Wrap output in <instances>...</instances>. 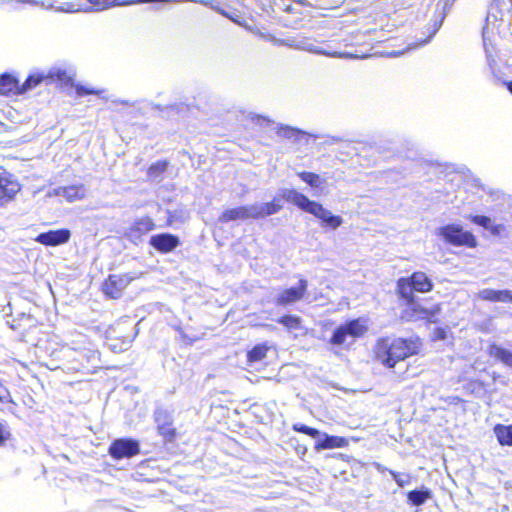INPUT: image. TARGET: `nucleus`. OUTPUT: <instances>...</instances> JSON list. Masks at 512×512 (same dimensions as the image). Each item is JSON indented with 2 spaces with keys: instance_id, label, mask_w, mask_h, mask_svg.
Returning a JSON list of instances; mask_svg holds the SVG:
<instances>
[{
  "instance_id": "45",
  "label": "nucleus",
  "mask_w": 512,
  "mask_h": 512,
  "mask_svg": "<svg viewBox=\"0 0 512 512\" xmlns=\"http://www.w3.org/2000/svg\"><path fill=\"white\" fill-rule=\"evenodd\" d=\"M10 437L8 428L0 423V445L3 444Z\"/></svg>"
},
{
  "instance_id": "41",
  "label": "nucleus",
  "mask_w": 512,
  "mask_h": 512,
  "mask_svg": "<svg viewBox=\"0 0 512 512\" xmlns=\"http://www.w3.org/2000/svg\"><path fill=\"white\" fill-rule=\"evenodd\" d=\"M391 474H392L394 480L396 481V483L400 487L407 485L410 481V477L408 475L395 473V472H392Z\"/></svg>"
},
{
  "instance_id": "25",
  "label": "nucleus",
  "mask_w": 512,
  "mask_h": 512,
  "mask_svg": "<svg viewBox=\"0 0 512 512\" xmlns=\"http://www.w3.org/2000/svg\"><path fill=\"white\" fill-rule=\"evenodd\" d=\"M509 293L510 290H494L486 288L480 290L477 294V297L484 301L507 303Z\"/></svg>"
},
{
  "instance_id": "44",
  "label": "nucleus",
  "mask_w": 512,
  "mask_h": 512,
  "mask_svg": "<svg viewBox=\"0 0 512 512\" xmlns=\"http://www.w3.org/2000/svg\"><path fill=\"white\" fill-rule=\"evenodd\" d=\"M0 402H12L9 391L0 384Z\"/></svg>"
},
{
  "instance_id": "48",
  "label": "nucleus",
  "mask_w": 512,
  "mask_h": 512,
  "mask_svg": "<svg viewBox=\"0 0 512 512\" xmlns=\"http://www.w3.org/2000/svg\"><path fill=\"white\" fill-rule=\"evenodd\" d=\"M365 32H368V33L375 32V29H369V30H366Z\"/></svg>"
},
{
  "instance_id": "1",
  "label": "nucleus",
  "mask_w": 512,
  "mask_h": 512,
  "mask_svg": "<svg viewBox=\"0 0 512 512\" xmlns=\"http://www.w3.org/2000/svg\"><path fill=\"white\" fill-rule=\"evenodd\" d=\"M261 35L264 41L275 46L345 58H366L376 54L395 57L428 44L432 38V34H429L424 38L414 40L411 34H401L385 41L387 43L386 50H376L371 43L366 41L367 34H345L344 38H339L342 34H328L327 38L323 37L327 34H318L319 38L303 34Z\"/></svg>"
},
{
  "instance_id": "40",
  "label": "nucleus",
  "mask_w": 512,
  "mask_h": 512,
  "mask_svg": "<svg viewBox=\"0 0 512 512\" xmlns=\"http://www.w3.org/2000/svg\"><path fill=\"white\" fill-rule=\"evenodd\" d=\"M293 429L297 432L307 434L313 438L320 436V432L317 429L308 427L304 424H300V423L294 424Z\"/></svg>"
},
{
  "instance_id": "9",
  "label": "nucleus",
  "mask_w": 512,
  "mask_h": 512,
  "mask_svg": "<svg viewBox=\"0 0 512 512\" xmlns=\"http://www.w3.org/2000/svg\"><path fill=\"white\" fill-rule=\"evenodd\" d=\"M139 452V443L133 439H117L109 447V454L115 459L131 458Z\"/></svg>"
},
{
  "instance_id": "2",
  "label": "nucleus",
  "mask_w": 512,
  "mask_h": 512,
  "mask_svg": "<svg viewBox=\"0 0 512 512\" xmlns=\"http://www.w3.org/2000/svg\"><path fill=\"white\" fill-rule=\"evenodd\" d=\"M422 343L418 337L403 338H382L375 345L376 359L388 368L416 355L420 352Z\"/></svg>"
},
{
  "instance_id": "20",
  "label": "nucleus",
  "mask_w": 512,
  "mask_h": 512,
  "mask_svg": "<svg viewBox=\"0 0 512 512\" xmlns=\"http://www.w3.org/2000/svg\"><path fill=\"white\" fill-rule=\"evenodd\" d=\"M150 244L158 251L167 253L176 248L179 241L177 237L171 234H159L151 237Z\"/></svg>"
},
{
  "instance_id": "4",
  "label": "nucleus",
  "mask_w": 512,
  "mask_h": 512,
  "mask_svg": "<svg viewBox=\"0 0 512 512\" xmlns=\"http://www.w3.org/2000/svg\"><path fill=\"white\" fill-rule=\"evenodd\" d=\"M512 27V0H492L481 32H507Z\"/></svg>"
},
{
  "instance_id": "13",
  "label": "nucleus",
  "mask_w": 512,
  "mask_h": 512,
  "mask_svg": "<svg viewBox=\"0 0 512 512\" xmlns=\"http://www.w3.org/2000/svg\"><path fill=\"white\" fill-rule=\"evenodd\" d=\"M70 237L71 233L68 229H58L40 233L35 241L46 246H57L67 243Z\"/></svg>"
},
{
  "instance_id": "30",
  "label": "nucleus",
  "mask_w": 512,
  "mask_h": 512,
  "mask_svg": "<svg viewBox=\"0 0 512 512\" xmlns=\"http://www.w3.org/2000/svg\"><path fill=\"white\" fill-rule=\"evenodd\" d=\"M397 291L399 296L406 301V303H409L410 301L415 300L414 299V287L411 282H409L408 277L400 278L397 281Z\"/></svg>"
},
{
  "instance_id": "21",
  "label": "nucleus",
  "mask_w": 512,
  "mask_h": 512,
  "mask_svg": "<svg viewBox=\"0 0 512 512\" xmlns=\"http://www.w3.org/2000/svg\"><path fill=\"white\" fill-rule=\"evenodd\" d=\"M282 204L278 199H274L268 203L253 204L254 218H263L274 215L282 209Z\"/></svg>"
},
{
  "instance_id": "24",
  "label": "nucleus",
  "mask_w": 512,
  "mask_h": 512,
  "mask_svg": "<svg viewBox=\"0 0 512 512\" xmlns=\"http://www.w3.org/2000/svg\"><path fill=\"white\" fill-rule=\"evenodd\" d=\"M347 445L348 441L343 437L329 436L327 434H323L322 438L317 441L315 448L317 450H324L333 448H343Z\"/></svg>"
},
{
  "instance_id": "11",
  "label": "nucleus",
  "mask_w": 512,
  "mask_h": 512,
  "mask_svg": "<svg viewBox=\"0 0 512 512\" xmlns=\"http://www.w3.org/2000/svg\"><path fill=\"white\" fill-rule=\"evenodd\" d=\"M132 281V277L127 274L124 275H111L105 281L103 285L104 293L113 298L117 299L121 296L122 291L127 287V285Z\"/></svg>"
},
{
  "instance_id": "16",
  "label": "nucleus",
  "mask_w": 512,
  "mask_h": 512,
  "mask_svg": "<svg viewBox=\"0 0 512 512\" xmlns=\"http://www.w3.org/2000/svg\"><path fill=\"white\" fill-rule=\"evenodd\" d=\"M47 84L57 83L59 85H68L74 76L72 69H67L62 66H54L48 71H45Z\"/></svg>"
},
{
  "instance_id": "10",
  "label": "nucleus",
  "mask_w": 512,
  "mask_h": 512,
  "mask_svg": "<svg viewBox=\"0 0 512 512\" xmlns=\"http://www.w3.org/2000/svg\"><path fill=\"white\" fill-rule=\"evenodd\" d=\"M20 190L21 185L12 174L0 173V206L13 200Z\"/></svg>"
},
{
  "instance_id": "46",
  "label": "nucleus",
  "mask_w": 512,
  "mask_h": 512,
  "mask_svg": "<svg viewBox=\"0 0 512 512\" xmlns=\"http://www.w3.org/2000/svg\"><path fill=\"white\" fill-rule=\"evenodd\" d=\"M508 302H511V303H512V291H510V293H509V296H508Z\"/></svg>"
},
{
  "instance_id": "37",
  "label": "nucleus",
  "mask_w": 512,
  "mask_h": 512,
  "mask_svg": "<svg viewBox=\"0 0 512 512\" xmlns=\"http://www.w3.org/2000/svg\"><path fill=\"white\" fill-rule=\"evenodd\" d=\"M468 219H470L473 223L484 227L485 229H491L493 233H498V226L493 227L492 221L487 216L482 215H475V216H469Z\"/></svg>"
},
{
  "instance_id": "5",
  "label": "nucleus",
  "mask_w": 512,
  "mask_h": 512,
  "mask_svg": "<svg viewBox=\"0 0 512 512\" xmlns=\"http://www.w3.org/2000/svg\"><path fill=\"white\" fill-rule=\"evenodd\" d=\"M435 235L440 237L444 243L455 247L476 248L478 245L476 237L472 232L465 230L457 223L445 224L435 230Z\"/></svg>"
},
{
  "instance_id": "32",
  "label": "nucleus",
  "mask_w": 512,
  "mask_h": 512,
  "mask_svg": "<svg viewBox=\"0 0 512 512\" xmlns=\"http://www.w3.org/2000/svg\"><path fill=\"white\" fill-rule=\"evenodd\" d=\"M494 432L501 445H512V425H497Z\"/></svg>"
},
{
  "instance_id": "39",
  "label": "nucleus",
  "mask_w": 512,
  "mask_h": 512,
  "mask_svg": "<svg viewBox=\"0 0 512 512\" xmlns=\"http://www.w3.org/2000/svg\"><path fill=\"white\" fill-rule=\"evenodd\" d=\"M75 91L78 96H86V95H90V94L101 95L102 93H104V90L95 89L90 86L80 85V84L75 85Z\"/></svg>"
},
{
  "instance_id": "47",
  "label": "nucleus",
  "mask_w": 512,
  "mask_h": 512,
  "mask_svg": "<svg viewBox=\"0 0 512 512\" xmlns=\"http://www.w3.org/2000/svg\"><path fill=\"white\" fill-rule=\"evenodd\" d=\"M97 356H98L97 352H94V351L91 352V357L92 358H97Z\"/></svg>"
},
{
  "instance_id": "14",
  "label": "nucleus",
  "mask_w": 512,
  "mask_h": 512,
  "mask_svg": "<svg viewBox=\"0 0 512 512\" xmlns=\"http://www.w3.org/2000/svg\"><path fill=\"white\" fill-rule=\"evenodd\" d=\"M94 11H102L114 6H128L144 3H159L162 0H87Z\"/></svg>"
},
{
  "instance_id": "42",
  "label": "nucleus",
  "mask_w": 512,
  "mask_h": 512,
  "mask_svg": "<svg viewBox=\"0 0 512 512\" xmlns=\"http://www.w3.org/2000/svg\"><path fill=\"white\" fill-rule=\"evenodd\" d=\"M158 429L160 434L165 437L172 438L174 436V429L170 425H159Z\"/></svg>"
},
{
  "instance_id": "29",
  "label": "nucleus",
  "mask_w": 512,
  "mask_h": 512,
  "mask_svg": "<svg viewBox=\"0 0 512 512\" xmlns=\"http://www.w3.org/2000/svg\"><path fill=\"white\" fill-rule=\"evenodd\" d=\"M42 6L45 8V9H48V10H54L56 12H68V13H72V12H77V11H81L82 10V7L80 4H75L73 2H64V3H56V2H53V1H46V2H42Z\"/></svg>"
},
{
  "instance_id": "7",
  "label": "nucleus",
  "mask_w": 512,
  "mask_h": 512,
  "mask_svg": "<svg viewBox=\"0 0 512 512\" xmlns=\"http://www.w3.org/2000/svg\"><path fill=\"white\" fill-rule=\"evenodd\" d=\"M440 312V305L434 304L431 307H425L413 300L406 303L402 310L401 317L406 321L427 320L433 322Z\"/></svg>"
},
{
  "instance_id": "43",
  "label": "nucleus",
  "mask_w": 512,
  "mask_h": 512,
  "mask_svg": "<svg viewBox=\"0 0 512 512\" xmlns=\"http://www.w3.org/2000/svg\"><path fill=\"white\" fill-rule=\"evenodd\" d=\"M447 338V330L444 328L437 327L433 332L434 340H445Z\"/></svg>"
},
{
  "instance_id": "23",
  "label": "nucleus",
  "mask_w": 512,
  "mask_h": 512,
  "mask_svg": "<svg viewBox=\"0 0 512 512\" xmlns=\"http://www.w3.org/2000/svg\"><path fill=\"white\" fill-rule=\"evenodd\" d=\"M409 278L416 292L425 293L433 288V283L424 272H415Z\"/></svg>"
},
{
  "instance_id": "18",
  "label": "nucleus",
  "mask_w": 512,
  "mask_h": 512,
  "mask_svg": "<svg viewBox=\"0 0 512 512\" xmlns=\"http://www.w3.org/2000/svg\"><path fill=\"white\" fill-rule=\"evenodd\" d=\"M154 229V223L149 217H141L131 225L127 232V236L137 242L141 237Z\"/></svg>"
},
{
  "instance_id": "8",
  "label": "nucleus",
  "mask_w": 512,
  "mask_h": 512,
  "mask_svg": "<svg viewBox=\"0 0 512 512\" xmlns=\"http://www.w3.org/2000/svg\"><path fill=\"white\" fill-rule=\"evenodd\" d=\"M494 34H483V45L486 53L487 63L492 77L496 82L503 83L512 94V80L505 81L504 73L498 68L494 52Z\"/></svg>"
},
{
  "instance_id": "35",
  "label": "nucleus",
  "mask_w": 512,
  "mask_h": 512,
  "mask_svg": "<svg viewBox=\"0 0 512 512\" xmlns=\"http://www.w3.org/2000/svg\"><path fill=\"white\" fill-rule=\"evenodd\" d=\"M168 163L166 161H158L152 164L148 169V177L152 180L159 178L166 171Z\"/></svg>"
},
{
  "instance_id": "15",
  "label": "nucleus",
  "mask_w": 512,
  "mask_h": 512,
  "mask_svg": "<svg viewBox=\"0 0 512 512\" xmlns=\"http://www.w3.org/2000/svg\"><path fill=\"white\" fill-rule=\"evenodd\" d=\"M212 9L218 12L223 17L227 18L231 22L235 23L239 27H244L248 29L247 21L245 15L236 8L227 5H220L219 3H215L211 5Z\"/></svg>"
},
{
  "instance_id": "27",
  "label": "nucleus",
  "mask_w": 512,
  "mask_h": 512,
  "mask_svg": "<svg viewBox=\"0 0 512 512\" xmlns=\"http://www.w3.org/2000/svg\"><path fill=\"white\" fill-rule=\"evenodd\" d=\"M43 82L47 83L45 71L36 70L27 77L23 84L20 85V93L25 94L38 87Z\"/></svg>"
},
{
  "instance_id": "49",
  "label": "nucleus",
  "mask_w": 512,
  "mask_h": 512,
  "mask_svg": "<svg viewBox=\"0 0 512 512\" xmlns=\"http://www.w3.org/2000/svg\"><path fill=\"white\" fill-rule=\"evenodd\" d=\"M24 2H30V0H25Z\"/></svg>"
},
{
  "instance_id": "17",
  "label": "nucleus",
  "mask_w": 512,
  "mask_h": 512,
  "mask_svg": "<svg viewBox=\"0 0 512 512\" xmlns=\"http://www.w3.org/2000/svg\"><path fill=\"white\" fill-rule=\"evenodd\" d=\"M307 289V281L301 279L298 287H292L284 290L277 298L278 305H288L300 300Z\"/></svg>"
},
{
  "instance_id": "33",
  "label": "nucleus",
  "mask_w": 512,
  "mask_h": 512,
  "mask_svg": "<svg viewBox=\"0 0 512 512\" xmlns=\"http://www.w3.org/2000/svg\"><path fill=\"white\" fill-rule=\"evenodd\" d=\"M407 497L412 505L420 506L431 497V492L428 489L414 490L410 491Z\"/></svg>"
},
{
  "instance_id": "36",
  "label": "nucleus",
  "mask_w": 512,
  "mask_h": 512,
  "mask_svg": "<svg viewBox=\"0 0 512 512\" xmlns=\"http://www.w3.org/2000/svg\"><path fill=\"white\" fill-rule=\"evenodd\" d=\"M298 176L312 188H319L322 184V179L315 173L300 172L298 173Z\"/></svg>"
},
{
  "instance_id": "38",
  "label": "nucleus",
  "mask_w": 512,
  "mask_h": 512,
  "mask_svg": "<svg viewBox=\"0 0 512 512\" xmlns=\"http://www.w3.org/2000/svg\"><path fill=\"white\" fill-rule=\"evenodd\" d=\"M279 323L284 325L290 331H296L301 328V320L296 316H284L279 319Z\"/></svg>"
},
{
  "instance_id": "22",
  "label": "nucleus",
  "mask_w": 512,
  "mask_h": 512,
  "mask_svg": "<svg viewBox=\"0 0 512 512\" xmlns=\"http://www.w3.org/2000/svg\"><path fill=\"white\" fill-rule=\"evenodd\" d=\"M276 133L279 137L292 140L295 143L306 142L308 140V134L306 132L290 126H279Z\"/></svg>"
},
{
  "instance_id": "28",
  "label": "nucleus",
  "mask_w": 512,
  "mask_h": 512,
  "mask_svg": "<svg viewBox=\"0 0 512 512\" xmlns=\"http://www.w3.org/2000/svg\"><path fill=\"white\" fill-rule=\"evenodd\" d=\"M454 0H446L443 4L438 3L436 5L435 15L432 19L431 31L430 32H438L441 28L445 17H446V8L449 5L453 4Z\"/></svg>"
},
{
  "instance_id": "31",
  "label": "nucleus",
  "mask_w": 512,
  "mask_h": 512,
  "mask_svg": "<svg viewBox=\"0 0 512 512\" xmlns=\"http://www.w3.org/2000/svg\"><path fill=\"white\" fill-rule=\"evenodd\" d=\"M489 354L506 366L512 367V351L493 344L489 347Z\"/></svg>"
},
{
  "instance_id": "26",
  "label": "nucleus",
  "mask_w": 512,
  "mask_h": 512,
  "mask_svg": "<svg viewBox=\"0 0 512 512\" xmlns=\"http://www.w3.org/2000/svg\"><path fill=\"white\" fill-rule=\"evenodd\" d=\"M0 94L1 95H20V84L18 80L8 74L0 77Z\"/></svg>"
},
{
  "instance_id": "12",
  "label": "nucleus",
  "mask_w": 512,
  "mask_h": 512,
  "mask_svg": "<svg viewBox=\"0 0 512 512\" xmlns=\"http://www.w3.org/2000/svg\"><path fill=\"white\" fill-rule=\"evenodd\" d=\"M47 195L48 197L61 196L68 202H75L85 198L86 188L82 184L58 187L50 190Z\"/></svg>"
},
{
  "instance_id": "3",
  "label": "nucleus",
  "mask_w": 512,
  "mask_h": 512,
  "mask_svg": "<svg viewBox=\"0 0 512 512\" xmlns=\"http://www.w3.org/2000/svg\"><path fill=\"white\" fill-rule=\"evenodd\" d=\"M278 196L286 202L297 206L302 211L314 215L321 220L323 227L335 230L343 223V219L340 216L333 215L332 212L324 208L322 204L310 200L307 196L295 189L281 188L278 190Z\"/></svg>"
},
{
  "instance_id": "34",
  "label": "nucleus",
  "mask_w": 512,
  "mask_h": 512,
  "mask_svg": "<svg viewBox=\"0 0 512 512\" xmlns=\"http://www.w3.org/2000/svg\"><path fill=\"white\" fill-rule=\"evenodd\" d=\"M268 350L269 347L266 344L256 345L252 350H250L247 353L248 362L250 364H253L263 360L266 357Z\"/></svg>"
},
{
  "instance_id": "6",
  "label": "nucleus",
  "mask_w": 512,
  "mask_h": 512,
  "mask_svg": "<svg viewBox=\"0 0 512 512\" xmlns=\"http://www.w3.org/2000/svg\"><path fill=\"white\" fill-rule=\"evenodd\" d=\"M368 330V321L365 318H358L340 325L334 332L331 343L343 345L353 342L354 339L363 336Z\"/></svg>"
},
{
  "instance_id": "19",
  "label": "nucleus",
  "mask_w": 512,
  "mask_h": 512,
  "mask_svg": "<svg viewBox=\"0 0 512 512\" xmlns=\"http://www.w3.org/2000/svg\"><path fill=\"white\" fill-rule=\"evenodd\" d=\"M252 218H254L253 204L227 209L222 213L220 220L222 222H229Z\"/></svg>"
}]
</instances>
